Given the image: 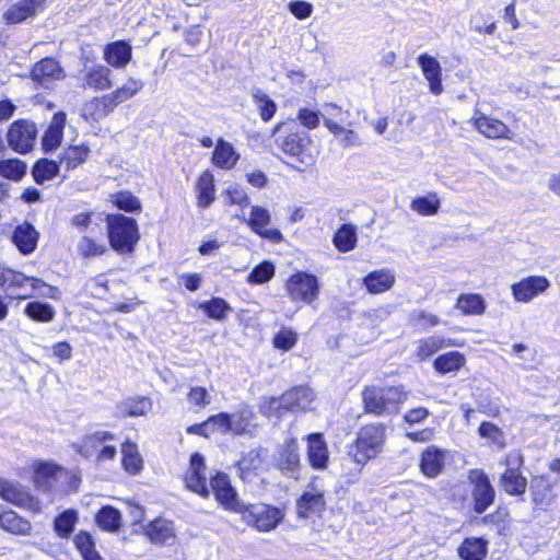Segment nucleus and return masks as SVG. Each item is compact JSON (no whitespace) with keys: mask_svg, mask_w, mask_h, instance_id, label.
<instances>
[{"mask_svg":"<svg viewBox=\"0 0 560 560\" xmlns=\"http://www.w3.org/2000/svg\"><path fill=\"white\" fill-rule=\"evenodd\" d=\"M271 152L278 159H287L300 172L315 165L318 152L312 137L301 130L292 119L278 121L271 129Z\"/></svg>","mask_w":560,"mask_h":560,"instance_id":"1","label":"nucleus"},{"mask_svg":"<svg viewBox=\"0 0 560 560\" xmlns=\"http://www.w3.org/2000/svg\"><path fill=\"white\" fill-rule=\"evenodd\" d=\"M387 428L383 422H368L355 432L347 444L342 462L345 476L358 479L366 465L376 460L385 451Z\"/></svg>","mask_w":560,"mask_h":560,"instance_id":"2","label":"nucleus"},{"mask_svg":"<svg viewBox=\"0 0 560 560\" xmlns=\"http://www.w3.org/2000/svg\"><path fill=\"white\" fill-rule=\"evenodd\" d=\"M467 480L470 486V497L466 483L457 481L448 485L445 499L457 512L469 511L476 515H482L495 502V488L489 475L481 468L469 469Z\"/></svg>","mask_w":560,"mask_h":560,"instance_id":"3","label":"nucleus"},{"mask_svg":"<svg viewBox=\"0 0 560 560\" xmlns=\"http://www.w3.org/2000/svg\"><path fill=\"white\" fill-rule=\"evenodd\" d=\"M360 397L364 415L375 418L393 417L400 413L409 398V390L400 383H371L362 387Z\"/></svg>","mask_w":560,"mask_h":560,"instance_id":"4","label":"nucleus"},{"mask_svg":"<svg viewBox=\"0 0 560 560\" xmlns=\"http://www.w3.org/2000/svg\"><path fill=\"white\" fill-rule=\"evenodd\" d=\"M104 221L109 247L117 255L133 254L141 238L138 221L121 212L107 213Z\"/></svg>","mask_w":560,"mask_h":560,"instance_id":"5","label":"nucleus"},{"mask_svg":"<svg viewBox=\"0 0 560 560\" xmlns=\"http://www.w3.org/2000/svg\"><path fill=\"white\" fill-rule=\"evenodd\" d=\"M27 287H31L32 290L45 288L44 296L52 300L60 299V291L56 285L48 284L42 278L26 276L20 270L0 265V288L8 293L9 299L23 301L32 298L33 292H27Z\"/></svg>","mask_w":560,"mask_h":560,"instance_id":"6","label":"nucleus"},{"mask_svg":"<svg viewBox=\"0 0 560 560\" xmlns=\"http://www.w3.org/2000/svg\"><path fill=\"white\" fill-rule=\"evenodd\" d=\"M499 464L504 468L499 476V485L502 491L511 497L524 495L528 482L523 475L525 458L522 452L520 450L508 452L500 458Z\"/></svg>","mask_w":560,"mask_h":560,"instance_id":"7","label":"nucleus"},{"mask_svg":"<svg viewBox=\"0 0 560 560\" xmlns=\"http://www.w3.org/2000/svg\"><path fill=\"white\" fill-rule=\"evenodd\" d=\"M283 287L288 299L294 304L314 306L320 294L318 277L305 270L292 272Z\"/></svg>","mask_w":560,"mask_h":560,"instance_id":"8","label":"nucleus"},{"mask_svg":"<svg viewBox=\"0 0 560 560\" xmlns=\"http://www.w3.org/2000/svg\"><path fill=\"white\" fill-rule=\"evenodd\" d=\"M241 520L259 533H268L278 527L284 520L282 509L268 503H242L236 512Z\"/></svg>","mask_w":560,"mask_h":560,"instance_id":"9","label":"nucleus"},{"mask_svg":"<svg viewBox=\"0 0 560 560\" xmlns=\"http://www.w3.org/2000/svg\"><path fill=\"white\" fill-rule=\"evenodd\" d=\"M273 467L289 479L300 480L303 468L299 441L294 436L287 438L278 446L272 458Z\"/></svg>","mask_w":560,"mask_h":560,"instance_id":"10","label":"nucleus"},{"mask_svg":"<svg viewBox=\"0 0 560 560\" xmlns=\"http://www.w3.org/2000/svg\"><path fill=\"white\" fill-rule=\"evenodd\" d=\"M116 439L109 431H94L83 436L79 453L85 457H93L96 463L113 462L117 455L115 445L106 444Z\"/></svg>","mask_w":560,"mask_h":560,"instance_id":"11","label":"nucleus"},{"mask_svg":"<svg viewBox=\"0 0 560 560\" xmlns=\"http://www.w3.org/2000/svg\"><path fill=\"white\" fill-rule=\"evenodd\" d=\"M8 147L19 154L30 153L37 138V126L27 118H19L10 124L7 133Z\"/></svg>","mask_w":560,"mask_h":560,"instance_id":"12","label":"nucleus"},{"mask_svg":"<svg viewBox=\"0 0 560 560\" xmlns=\"http://www.w3.org/2000/svg\"><path fill=\"white\" fill-rule=\"evenodd\" d=\"M230 432L242 435L246 432V429L241 427L233 428L232 415L225 411L209 416L206 420L186 428L187 434L203 439H209L214 434L225 435Z\"/></svg>","mask_w":560,"mask_h":560,"instance_id":"13","label":"nucleus"},{"mask_svg":"<svg viewBox=\"0 0 560 560\" xmlns=\"http://www.w3.org/2000/svg\"><path fill=\"white\" fill-rule=\"evenodd\" d=\"M312 392L303 386H294L284 392L279 398L270 397L267 405L278 416L289 411H305L312 402Z\"/></svg>","mask_w":560,"mask_h":560,"instance_id":"14","label":"nucleus"},{"mask_svg":"<svg viewBox=\"0 0 560 560\" xmlns=\"http://www.w3.org/2000/svg\"><path fill=\"white\" fill-rule=\"evenodd\" d=\"M0 499L19 509L33 513L40 511L39 500L27 487L2 477H0Z\"/></svg>","mask_w":560,"mask_h":560,"instance_id":"15","label":"nucleus"},{"mask_svg":"<svg viewBox=\"0 0 560 560\" xmlns=\"http://www.w3.org/2000/svg\"><path fill=\"white\" fill-rule=\"evenodd\" d=\"M210 494L212 493L215 501L225 511L236 513L242 505L238 493L232 485L229 475L222 470L215 471L209 478Z\"/></svg>","mask_w":560,"mask_h":560,"instance_id":"16","label":"nucleus"},{"mask_svg":"<svg viewBox=\"0 0 560 560\" xmlns=\"http://www.w3.org/2000/svg\"><path fill=\"white\" fill-rule=\"evenodd\" d=\"M206 471L207 465L203 455L198 452L192 453L189 458L188 468L183 476V481L186 489L202 499L210 498Z\"/></svg>","mask_w":560,"mask_h":560,"instance_id":"17","label":"nucleus"},{"mask_svg":"<svg viewBox=\"0 0 560 560\" xmlns=\"http://www.w3.org/2000/svg\"><path fill=\"white\" fill-rule=\"evenodd\" d=\"M31 470L33 485L44 492H51L57 480L68 475L67 469L61 465L42 459L34 460L31 465Z\"/></svg>","mask_w":560,"mask_h":560,"instance_id":"18","label":"nucleus"},{"mask_svg":"<svg viewBox=\"0 0 560 560\" xmlns=\"http://www.w3.org/2000/svg\"><path fill=\"white\" fill-rule=\"evenodd\" d=\"M469 121L487 139L512 140L514 137L513 131L503 120L489 116L479 109L475 110Z\"/></svg>","mask_w":560,"mask_h":560,"instance_id":"19","label":"nucleus"},{"mask_svg":"<svg viewBox=\"0 0 560 560\" xmlns=\"http://www.w3.org/2000/svg\"><path fill=\"white\" fill-rule=\"evenodd\" d=\"M306 442V459L310 467L314 470H325L328 468L330 453L328 444L322 432L308 433L304 436Z\"/></svg>","mask_w":560,"mask_h":560,"instance_id":"20","label":"nucleus"},{"mask_svg":"<svg viewBox=\"0 0 560 560\" xmlns=\"http://www.w3.org/2000/svg\"><path fill=\"white\" fill-rule=\"evenodd\" d=\"M40 238L39 231L27 220L16 224L10 235V241L22 256L33 254Z\"/></svg>","mask_w":560,"mask_h":560,"instance_id":"21","label":"nucleus"},{"mask_svg":"<svg viewBox=\"0 0 560 560\" xmlns=\"http://www.w3.org/2000/svg\"><path fill=\"white\" fill-rule=\"evenodd\" d=\"M65 77L66 73L60 62L52 57L39 59L30 71L32 81L42 86H47L55 81L63 80Z\"/></svg>","mask_w":560,"mask_h":560,"instance_id":"22","label":"nucleus"},{"mask_svg":"<svg viewBox=\"0 0 560 560\" xmlns=\"http://www.w3.org/2000/svg\"><path fill=\"white\" fill-rule=\"evenodd\" d=\"M550 287V281L545 276H528L511 285V292L515 301L527 303L544 293Z\"/></svg>","mask_w":560,"mask_h":560,"instance_id":"23","label":"nucleus"},{"mask_svg":"<svg viewBox=\"0 0 560 560\" xmlns=\"http://www.w3.org/2000/svg\"><path fill=\"white\" fill-rule=\"evenodd\" d=\"M271 217L266 208L260 206H253L247 221L250 230L262 238L269 240L272 243H280L283 235L279 229H269Z\"/></svg>","mask_w":560,"mask_h":560,"instance_id":"24","label":"nucleus"},{"mask_svg":"<svg viewBox=\"0 0 560 560\" xmlns=\"http://www.w3.org/2000/svg\"><path fill=\"white\" fill-rule=\"evenodd\" d=\"M446 451L435 446H427L419 455V471L429 479L439 477L445 469Z\"/></svg>","mask_w":560,"mask_h":560,"instance_id":"25","label":"nucleus"},{"mask_svg":"<svg viewBox=\"0 0 560 560\" xmlns=\"http://www.w3.org/2000/svg\"><path fill=\"white\" fill-rule=\"evenodd\" d=\"M529 490L532 502L536 509L547 511L556 502L557 493L548 475L534 476Z\"/></svg>","mask_w":560,"mask_h":560,"instance_id":"26","label":"nucleus"},{"mask_svg":"<svg viewBox=\"0 0 560 560\" xmlns=\"http://www.w3.org/2000/svg\"><path fill=\"white\" fill-rule=\"evenodd\" d=\"M142 533L153 545H173L176 540L173 521L163 517H155L149 521L143 526Z\"/></svg>","mask_w":560,"mask_h":560,"instance_id":"27","label":"nucleus"},{"mask_svg":"<svg viewBox=\"0 0 560 560\" xmlns=\"http://www.w3.org/2000/svg\"><path fill=\"white\" fill-rule=\"evenodd\" d=\"M296 515L299 518L322 517L326 512L327 503L322 491H303L296 499Z\"/></svg>","mask_w":560,"mask_h":560,"instance_id":"28","label":"nucleus"},{"mask_svg":"<svg viewBox=\"0 0 560 560\" xmlns=\"http://www.w3.org/2000/svg\"><path fill=\"white\" fill-rule=\"evenodd\" d=\"M241 160V154L234 145L220 137L214 142V148L210 155L211 164L221 171H232Z\"/></svg>","mask_w":560,"mask_h":560,"instance_id":"29","label":"nucleus"},{"mask_svg":"<svg viewBox=\"0 0 560 560\" xmlns=\"http://www.w3.org/2000/svg\"><path fill=\"white\" fill-rule=\"evenodd\" d=\"M66 122L67 114L63 110H58L52 115L40 139L42 150L45 153L54 152L61 145Z\"/></svg>","mask_w":560,"mask_h":560,"instance_id":"30","label":"nucleus"},{"mask_svg":"<svg viewBox=\"0 0 560 560\" xmlns=\"http://www.w3.org/2000/svg\"><path fill=\"white\" fill-rule=\"evenodd\" d=\"M46 2L47 0H19L4 11L3 20L7 24H20L44 11Z\"/></svg>","mask_w":560,"mask_h":560,"instance_id":"31","label":"nucleus"},{"mask_svg":"<svg viewBox=\"0 0 560 560\" xmlns=\"http://www.w3.org/2000/svg\"><path fill=\"white\" fill-rule=\"evenodd\" d=\"M462 346L463 342H459L456 339L446 338L440 335H431L417 341L413 355L417 361L423 362L438 353L440 350Z\"/></svg>","mask_w":560,"mask_h":560,"instance_id":"32","label":"nucleus"},{"mask_svg":"<svg viewBox=\"0 0 560 560\" xmlns=\"http://www.w3.org/2000/svg\"><path fill=\"white\" fill-rule=\"evenodd\" d=\"M361 283L369 294L378 295L394 288L396 275L389 268L374 269L362 278Z\"/></svg>","mask_w":560,"mask_h":560,"instance_id":"33","label":"nucleus"},{"mask_svg":"<svg viewBox=\"0 0 560 560\" xmlns=\"http://www.w3.org/2000/svg\"><path fill=\"white\" fill-rule=\"evenodd\" d=\"M91 148L88 142L68 143L58 155L59 164L65 172H71L82 166L91 156Z\"/></svg>","mask_w":560,"mask_h":560,"instance_id":"34","label":"nucleus"},{"mask_svg":"<svg viewBox=\"0 0 560 560\" xmlns=\"http://www.w3.org/2000/svg\"><path fill=\"white\" fill-rule=\"evenodd\" d=\"M417 63L420 67L424 79L428 81L429 91L433 95L442 94L443 77L440 62L433 56L423 52L417 57Z\"/></svg>","mask_w":560,"mask_h":560,"instance_id":"35","label":"nucleus"},{"mask_svg":"<svg viewBox=\"0 0 560 560\" xmlns=\"http://www.w3.org/2000/svg\"><path fill=\"white\" fill-rule=\"evenodd\" d=\"M196 202L200 209L209 208L215 200V179L211 170L205 168L195 183Z\"/></svg>","mask_w":560,"mask_h":560,"instance_id":"36","label":"nucleus"},{"mask_svg":"<svg viewBox=\"0 0 560 560\" xmlns=\"http://www.w3.org/2000/svg\"><path fill=\"white\" fill-rule=\"evenodd\" d=\"M104 60L113 68H125L132 58V46L126 39H118L105 45Z\"/></svg>","mask_w":560,"mask_h":560,"instance_id":"37","label":"nucleus"},{"mask_svg":"<svg viewBox=\"0 0 560 560\" xmlns=\"http://www.w3.org/2000/svg\"><path fill=\"white\" fill-rule=\"evenodd\" d=\"M116 107L109 93L94 96L83 105L82 116L88 121L97 122L112 114Z\"/></svg>","mask_w":560,"mask_h":560,"instance_id":"38","label":"nucleus"},{"mask_svg":"<svg viewBox=\"0 0 560 560\" xmlns=\"http://www.w3.org/2000/svg\"><path fill=\"white\" fill-rule=\"evenodd\" d=\"M262 465V456L260 450L253 448L242 454L235 463L238 478L244 482L252 481L258 476Z\"/></svg>","mask_w":560,"mask_h":560,"instance_id":"39","label":"nucleus"},{"mask_svg":"<svg viewBox=\"0 0 560 560\" xmlns=\"http://www.w3.org/2000/svg\"><path fill=\"white\" fill-rule=\"evenodd\" d=\"M489 541L483 537H465L456 551L460 560H485L488 556Z\"/></svg>","mask_w":560,"mask_h":560,"instance_id":"40","label":"nucleus"},{"mask_svg":"<svg viewBox=\"0 0 560 560\" xmlns=\"http://www.w3.org/2000/svg\"><path fill=\"white\" fill-rule=\"evenodd\" d=\"M120 451L122 469L131 476L139 475L143 469V458L137 443L127 439L121 443Z\"/></svg>","mask_w":560,"mask_h":560,"instance_id":"41","label":"nucleus"},{"mask_svg":"<svg viewBox=\"0 0 560 560\" xmlns=\"http://www.w3.org/2000/svg\"><path fill=\"white\" fill-rule=\"evenodd\" d=\"M465 364V354L453 350L438 355L433 361V369L438 374L446 375L460 371Z\"/></svg>","mask_w":560,"mask_h":560,"instance_id":"42","label":"nucleus"},{"mask_svg":"<svg viewBox=\"0 0 560 560\" xmlns=\"http://www.w3.org/2000/svg\"><path fill=\"white\" fill-rule=\"evenodd\" d=\"M110 69L104 65L91 67L83 78V86L94 91H104L112 88Z\"/></svg>","mask_w":560,"mask_h":560,"instance_id":"43","label":"nucleus"},{"mask_svg":"<svg viewBox=\"0 0 560 560\" xmlns=\"http://www.w3.org/2000/svg\"><path fill=\"white\" fill-rule=\"evenodd\" d=\"M61 165L59 160H51L40 158L34 162L31 168V174L37 185H43L46 182L52 180L58 176Z\"/></svg>","mask_w":560,"mask_h":560,"instance_id":"44","label":"nucleus"},{"mask_svg":"<svg viewBox=\"0 0 560 560\" xmlns=\"http://www.w3.org/2000/svg\"><path fill=\"white\" fill-rule=\"evenodd\" d=\"M455 307L465 316H480L485 314L487 304L479 293H460L456 299Z\"/></svg>","mask_w":560,"mask_h":560,"instance_id":"45","label":"nucleus"},{"mask_svg":"<svg viewBox=\"0 0 560 560\" xmlns=\"http://www.w3.org/2000/svg\"><path fill=\"white\" fill-rule=\"evenodd\" d=\"M121 512L113 505H103L95 514V524L106 533H117L121 527Z\"/></svg>","mask_w":560,"mask_h":560,"instance_id":"46","label":"nucleus"},{"mask_svg":"<svg viewBox=\"0 0 560 560\" xmlns=\"http://www.w3.org/2000/svg\"><path fill=\"white\" fill-rule=\"evenodd\" d=\"M108 200L116 209L125 213H140L142 211L141 200L127 189L110 194Z\"/></svg>","mask_w":560,"mask_h":560,"instance_id":"47","label":"nucleus"},{"mask_svg":"<svg viewBox=\"0 0 560 560\" xmlns=\"http://www.w3.org/2000/svg\"><path fill=\"white\" fill-rule=\"evenodd\" d=\"M197 307L201 310L208 318L217 322L225 320L229 313L232 312L231 305L220 296H212L210 300L200 302Z\"/></svg>","mask_w":560,"mask_h":560,"instance_id":"48","label":"nucleus"},{"mask_svg":"<svg viewBox=\"0 0 560 560\" xmlns=\"http://www.w3.org/2000/svg\"><path fill=\"white\" fill-rule=\"evenodd\" d=\"M73 544L83 560H104L96 550L93 536L86 530H79L73 537Z\"/></svg>","mask_w":560,"mask_h":560,"instance_id":"49","label":"nucleus"},{"mask_svg":"<svg viewBox=\"0 0 560 560\" xmlns=\"http://www.w3.org/2000/svg\"><path fill=\"white\" fill-rule=\"evenodd\" d=\"M357 242V232L352 224H341L332 236V243L340 253H348L354 249Z\"/></svg>","mask_w":560,"mask_h":560,"instance_id":"50","label":"nucleus"},{"mask_svg":"<svg viewBox=\"0 0 560 560\" xmlns=\"http://www.w3.org/2000/svg\"><path fill=\"white\" fill-rule=\"evenodd\" d=\"M77 523L78 512L74 509H68L55 517L52 527L59 538L68 539L73 533Z\"/></svg>","mask_w":560,"mask_h":560,"instance_id":"51","label":"nucleus"},{"mask_svg":"<svg viewBox=\"0 0 560 560\" xmlns=\"http://www.w3.org/2000/svg\"><path fill=\"white\" fill-rule=\"evenodd\" d=\"M441 201L436 192H429L425 196H417L410 202L412 211L422 217H432L440 210Z\"/></svg>","mask_w":560,"mask_h":560,"instance_id":"52","label":"nucleus"},{"mask_svg":"<svg viewBox=\"0 0 560 560\" xmlns=\"http://www.w3.org/2000/svg\"><path fill=\"white\" fill-rule=\"evenodd\" d=\"M24 314L35 323H50L56 317V310L48 303L32 301L25 305Z\"/></svg>","mask_w":560,"mask_h":560,"instance_id":"53","label":"nucleus"},{"mask_svg":"<svg viewBox=\"0 0 560 560\" xmlns=\"http://www.w3.org/2000/svg\"><path fill=\"white\" fill-rule=\"evenodd\" d=\"M478 434L498 451L505 448L508 445L503 430L491 421H482L478 427Z\"/></svg>","mask_w":560,"mask_h":560,"instance_id":"54","label":"nucleus"},{"mask_svg":"<svg viewBox=\"0 0 560 560\" xmlns=\"http://www.w3.org/2000/svg\"><path fill=\"white\" fill-rule=\"evenodd\" d=\"M78 255L84 259L100 257L108 252L105 243L96 237L83 235L77 244Z\"/></svg>","mask_w":560,"mask_h":560,"instance_id":"55","label":"nucleus"},{"mask_svg":"<svg viewBox=\"0 0 560 560\" xmlns=\"http://www.w3.org/2000/svg\"><path fill=\"white\" fill-rule=\"evenodd\" d=\"M152 408V401L145 396H136L122 401L119 410L122 417L145 416Z\"/></svg>","mask_w":560,"mask_h":560,"instance_id":"56","label":"nucleus"},{"mask_svg":"<svg viewBox=\"0 0 560 560\" xmlns=\"http://www.w3.org/2000/svg\"><path fill=\"white\" fill-rule=\"evenodd\" d=\"M408 326L416 330H428L441 324L439 315L427 310H415L407 318Z\"/></svg>","mask_w":560,"mask_h":560,"instance_id":"57","label":"nucleus"},{"mask_svg":"<svg viewBox=\"0 0 560 560\" xmlns=\"http://www.w3.org/2000/svg\"><path fill=\"white\" fill-rule=\"evenodd\" d=\"M144 86V83L132 77L128 78L126 82L109 93L115 105L118 107L120 104L129 101L137 95Z\"/></svg>","mask_w":560,"mask_h":560,"instance_id":"58","label":"nucleus"},{"mask_svg":"<svg viewBox=\"0 0 560 560\" xmlns=\"http://www.w3.org/2000/svg\"><path fill=\"white\" fill-rule=\"evenodd\" d=\"M253 102L255 103L258 115L264 122L270 121L278 109L276 102L266 93L257 90L252 95Z\"/></svg>","mask_w":560,"mask_h":560,"instance_id":"59","label":"nucleus"},{"mask_svg":"<svg viewBox=\"0 0 560 560\" xmlns=\"http://www.w3.org/2000/svg\"><path fill=\"white\" fill-rule=\"evenodd\" d=\"M276 273L275 265L270 260H262L247 275L246 281L249 284H264L270 281Z\"/></svg>","mask_w":560,"mask_h":560,"instance_id":"60","label":"nucleus"},{"mask_svg":"<svg viewBox=\"0 0 560 560\" xmlns=\"http://www.w3.org/2000/svg\"><path fill=\"white\" fill-rule=\"evenodd\" d=\"M26 173V164L19 159L0 160V176L19 182Z\"/></svg>","mask_w":560,"mask_h":560,"instance_id":"61","label":"nucleus"},{"mask_svg":"<svg viewBox=\"0 0 560 560\" xmlns=\"http://www.w3.org/2000/svg\"><path fill=\"white\" fill-rule=\"evenodd\" d=\"M481 523L497 529L498 534H503L509 523V511L506 508L498 506L492 512L485 514L481 517Z\"/></svg>","mask_w":560,"mask_h":560,"instance_id":"62","label":"nucleus"},{"mask_svg":"<svg viewBox=\"0 0 560 560\" xmlns=\"http://www.w3.org/2000/svg\"><path fill=\"white\" fill-rule=\"evenodd\" d=\"M299 335L295 330L288 327H281L272 337L273 348L287 352L298 342Z\"/></svg>","mask_w":560,"mask_h":560,"instance_id":"63","label":"nucleus"},{"mask_svg":"<svg viewBox=\"0 0 560 560\" xmlns=\"http://www.w3.org/2000/svg\"><path fill=\"white\" fill-rule=\"evenodd\" d=\"M188 402L198 409L206 408L211 402V396L203 386H192L187 393Z\"/></svg>","mask_w":560,"mask_h":560,"instance_id":"64","label":"nucleus"}]
</instances>
